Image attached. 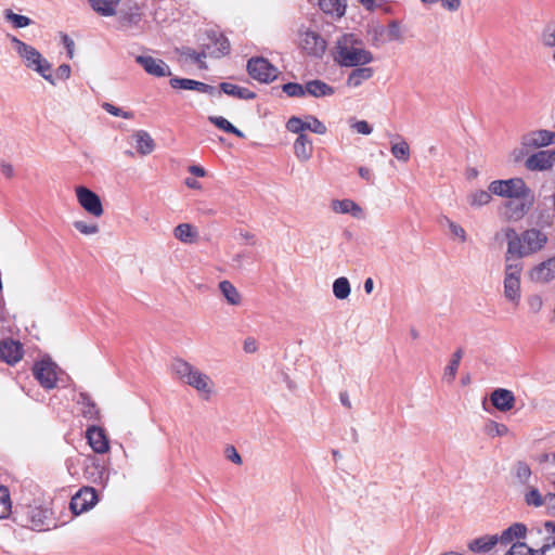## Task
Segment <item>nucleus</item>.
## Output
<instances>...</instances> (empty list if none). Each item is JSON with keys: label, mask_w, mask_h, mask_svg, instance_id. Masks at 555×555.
Segmentation results:
<instances>
[{"label": "nucleus", "mask_w": 555, "mask_h": 555, "mask_svg": "<svg viewBox=\"0 0 555 555\" xmlns=\"http://www.w3.org/2000/svg\"><path fill=\"white\" fill-rule=\"evenodd\" d=\"M13 520L18 526L37 532L48 531L57 527L50 503L40 500L17 505L13 512Z\"/></svg>", "instance_id": "obj_1"}, {"label": "nucleus", "mask_w": 555, "mask_h": 555, "mask_svg": "<svg viewBox=\"0 0 555 555\" xmlns=\"http://www.w3.org/2000/svg\"><path fill=\"white\" fill-rule=\"evenodd\" d=\"M333 59L340 66L357 67L371 63L373 54L366 49L360 35L347 33L337 38Z\"/></svg>", "instance_id": "obj_2"}, {"label": "nucleus", "mask_w": 555, "mask_h": 555, "mask_svg": "<svg viewBox=\"0 0 555 555\" xmlns=\"http://www.w3.org/2000/svg\"><path fill=\"white\" fill-rule=\"evenodd\" d=\"M170 369L177 379L194 388L204 400H210L216 393L215 383L210 376L190 362L176 358L172 360Z\"/></svg>", "instance_id": "obj_3"}, {"label": "nucleus", "mask_w": 555, "mask_h": 555, "mask_svg": "<svg viewBox=\"0 0 555 555\" xmlns=\"http://www.w3.org/2000/svg\"><path fill=\"white\" fill-rule=\"evenodd\" d=\"M9 38L25 67L36 72L50 83H54L52 66L38 50L15 36H9Z\"/></svg>", "instance_id": "obj_4"}, {"label": "nucleus", "mask_w": 555, "mask_h": 555, "mask_svg": "<svg viewBox=\"0 0 555 555\" xmlns=\"http://www.w3.org/2000/svg\"><path fill=\"white\" fill-rule=\"evenodd\" d=\"M492 194L506 198H528L531 195L530 189L521 178L506 180H494L489 184Z\"/></svg>", "instance_id": "obj_5"}, {"label": "nucleus", "mask_w": 555, "mask_h": 555, "mask_svg": "<svg viewBox=\"0 0 555 555\" xmlns=\"http://www.w3.org/2000/svg\"><path fill=\"white\" fill-rule=\"evenodd\" d=\"M522 262L506 263L504 278V296L511 302L518 305L520 300V275Z\"/></svg>", "instance_id": "obj_6"}, {"label": "nucleus", "mask_w": 555, "mask_h": 555, "mask_svg": "<svg viewBox=\"0 0 555 555\" xmlns=\"http://www.w3.org/2000/svg\"><path fill=\"white\" fill-rule=\"evenodd\" d=\"M326 40L317 31L309 28L299 30V48L313 57H322L326 51Z\"/></svg>", "instance_id": "obj_7"}, {"label": "nucleus", "mask_w": 555, "mask_h": 555, "mask_svg": "<svg viewBox=\"0 0 555 555\" xmlns=\"http://www.w3.org/2000/svg\"><path fill=\"white\" fill-rule=\"evenodd\" d=\"M83 477L91 483L106 487L109 480V472L95 456H87L83 461Z\"/></svg>", "instance_id": "obj_8"}, {"label": "nucleus", "mask_w": 555, "mask_h": 555, "mask_svg": "<svg viewBox=\"0 0 555 555\" xmlns=\"http://www.w3.org/2000/svg\"><path fill=\"white\" fill-rule=\"evenodd\" d=\"M247 72L253 79L266 83L278 76V69L264 57H251L247 62Z\"/></svg>", "instance_id": "obj_9"}, {"label": "nucleus", "mask_w": 555, "mask_h": 555, "mask_svg": "<svg viewBox=\"0 0 555 555\" xmlns=\"http://www.w3.org/2000/svg\"><path fill=\"white\" fill-rule=\"evenodd\" d=\"M504 233L507 240V250L505 254L506 263L521 261L520 259L527 256L522 235L518 234L513 228H506Z\"/></svg>", "instance_id": "obj_10"}, {"label": "nucleus", "mask_w": 555, "mask_h": 555, "mask_svg": "<svg viewBox=\"0 0 555 555\" xmlns=\"http://www.w3.org/2000/svg\"><path fill=\"white\" fill-rule=\"evenodd\" d=\"M286 129L294 133H305L306 130L318 134L326 132L325 125L313 116H306L305 118L293 116L287 120Z\"/></svg>", "instance_id": "obj_11"}, {"label": "nucleus", "mask_w": 555, "mask_h": 555, "mask_svg": "<svg viewBox=\"0 0 555 555\" xmlns=\"http://www.w3.org/2000/svg\"><path fill=\"white\" fill-rule=\"evenodd\" d=\"M76 196L80 206L90 215L100 217L103 215V206L100 196L86 186L76 188Z\"/></svg>", "instance_id": "obj_12"}, {"label": "nucleus", "mask_w": 555, "mask_h": 555, "mask_svg": "<svg viewBox=\"0 0 555 555\" xmlns=\"http://www.w3.org/2000/svg\"><path fill=\"white\" fill-rule=\"evenodd\" d=\"M98 502V493L93 488L80 489L70 500L69 507L75 515H80L92 508Z\"/></svg>", "instance_id": "obj_13"}, {"label": "nucleus", "mask_w": 555, "mask_h": 555, "mask_svg": "<svg viewBox=\"0 0 555 555\" xmlns=\"http://www.w3.org/2000/svg\"><path fill=\"white\" fill-rule=\"evenodd\" d=\"M527 198H508L502 206L501 215L507 221H518L522 219L531 207V201Z\"/></svg>", "instance_id": "obj_14"}, {"label": "nucleus", "mask_w": 555, "mask_h": 555, "mask_svg": "<svg viewBox=\"0 0 555 555\" xmlns=\"http://www.w3.org/2000/svg\"><path fill=\"white\" fill-rule=\"evenodd\" d=\"M33 373L39 384L46 389H52L56 384V373L53 363L40 361L34 365Z\"/></svg>", "instance_id": "obj_15"}, {"label": "nucleus", "mask_w": 555, "mask_h": 555, "mask_svg": "<svg viewBox=\"0 0 555 555\" xmlns=\"http://www.w3.org/2000/svg\"><path fill=\"white\" fill-rule=\"evenodd\" d=\"M135 62L140 64L149 75L155 77L171 75L169 66L160 59H155L150 55H139L135 57Z\"/></svg>", "instance_id": "obj_16"}, {"label": "nucleus", "mask_w": 555, "mask_h": 555, "mask_svg": "<svg viewBox=\"0 0 555 555\" xmlns=\"http://www.w3.org/2000/svg\"><path fill=\"white\" fill-rule=\"evenodd\" d=\"M555 163V150L554 151H539L530 155L525 163L527 169L531 171L547 170L553 167Z\"/></svg>", "instance_id": "obj_17"}, {"label": "nucleus", "mask_w": 555, "mask_h": 555, "mask_svg": "<svg viewBox=\"0 0 555 555\" xmlns=\"http://www.w3.org/2000/svg\"><path fill=\"white\" fill-rule=\"evenodd\" d=\"M521 235L527 256L541 250L547 243L546 234L538 229L526 230Z\"/></svg>", "instance_id": "obj_18"}, {"label": "nucleus", "mask_w": 555, "mask_h": 555, "mask_svg": "<svg viewBox=\"0 0 555 555\" xmlns=\"http://www.w3.org/2000/svg\"><path fill=\"white\" fill-rule=\"evenodd\" d=\"M490 401L496 410L507 412L514 408L516 398L513 391L505 388H496L491 392Z\"/></svg>", "instance_id": "obj_19"}, {"label": "nucleus", "mask_w": 555, "mask_h": 555, "mask_svg": "<svg viewBox=\"0 0 555 555\" xmlns=\"http://www.w3.org/2000/svg\"><path fill=\"white\" fill-rule=\"evenodd\" d=\"M23 357V347L15 340H3L0 343V359L13 365L17 363Z\"/></svg>", "instance_id": "obj_20"}, {"label": "nucleus", "mask_w": 555, "mask_h": 555, "mask_svg": "<svg viewBox=\"0 0 555 555\" xmlns=\"http://www.w3.org/2000/svg\"><path fill=\"white\" fill-rule=\"evenodd\" d=\"M88 442L95 453L103 454L109 449L108 440L104 430L96 426H90L86 433Z\"/></svg>", "instance_id": "obj_21"}, {"label": "nucleus", "mask_w": 555, "mask_h": 555, "mask_svg": "<svg viewBox=\"0 0 555 555\" xmlns=\"http://www.w3.org/2000/svg\"><path fill=\"white\" fill-rule=\"evenodd\" d=\"M555 142V132L548 130L532 131L522 138V144L527 147H542Z\"/></svg>", "instance_id": "obj_22"}, {"label": "nucleus", "mask_w": 555, "mask_h": 555, "mask_svg": "<svg viewBox=\"0 0 555 555\" xmlns=\"http://www.w3.org/2000/svg\"><path fill=\"white\" fill-rule=\"evenodd\" d=\"M531 279L535 282L547 283L555 279V256L541 262L531 271Z\"/></svg>", "instance_id": "obj_23"}, {"label": "nucleus", "mask_w": 555, "mask_h": 555, "mask_svg": "<svg viewBox=\"0 0 555 555\" xmlns=\"http://www.w3.org/2000/svg\"><path fill=\"white\" fill-rule=\"evenodd\" d=\"M298 137L294 142V154L301 163L308 162L313 154L312 140L306 133H297Z\"/></svg>", "instance_id": "obj_24"}, {"label": "nucleus", "mask_w": 555, "mask_h": 555, "mask_svg": "<svg viewBox=\"0 0 555 555\" xmlns=\"http://www.w3.org/2000/svg\"><path fill=\"white\" fill-rule=\"evenodd\" d=\"M527 532V528L524 524L516 522L503 530L500 537H498L499 542L507 546L508 544L516 543L515 540L524 538Z\"/></svg>", "instance_id": "obj_25"}, {"label": "nucleus", "mask_w": 555, "mask_h": 555, "mask_svg": "<svg viewBox=\"0 0 555 555\" xmlns=\"http://www.w3.org/2000/svg\"><path fill=\"white\" fill-rule=\"evenodd\" d=\"M218 91H220V94L225 93L238 100H251L255 98V93L251 90L231 82H222Z\"/></svg>", "instance_id": "obj_26"}, {"label": "nucleus", "mask_w": 555, "mask_h": 555, "mask_svg": "<svg viewBox=\"0 0 555 555\" xmlns=\"http://www.w3.org/2000/svg\"><path fill=\"white\" fill-rule=\"evenodd\" d=\"M173 236L182 243L192 244L198 237V231L190 223H180L173 229Z\"/></svg>", "instance_id": "obj_27"}, {"label": "nucleus", "mask_w": 555, "mask_h": 555, "mask_svg": "<svg viewBox=\"0 0 555 555\" xmlns=\"http://www.w3.org/2000/svg\"><path fill=\"white\" fill-rule=\"evenodd\" d=\"M132 138L135 142V149L141 155H149L154 151V140L146 131L139 130Z\"/></svg>", "instance_id": "obj_28"}, {"label": "nucleus", "mask_w": 555, "mask_h": 555, "mask_svg": "<svg viewBox=\"0 0 555 555\" xmlns=\"http://www.w3.org/2000/svg\"><path fill=\"white\" fill-rule=\"evenodd\" d=\"M207 52L209 56L212 57H221L230 52V42L227 37L223 35L216 36L212 39V46H206Z\"/></svg>", "instance_id": "obj_29"}, {"label": "nucleus", "mask_w": 555, "mask_h": 555, "mask_svg": "<svg viewBox=\"0 0 555 555\" xmlns=\"http://www.w3.org/2000/svg\"><path fill=\"white\" fill-rule=\"evenodd\" d=\"M78 403L82 406L81 413L85 418L96 421L100 416V410L88 393L81 392L79 395Z\"/></svg>", "instance_id": "obj_30"}, {"label": "nucleus", "mask_w": 555, "mask_h": 555, "mask_svg": "<svg viewBox=\"0 0 555 555\" xmlns=\"http://www.w3.org/2000/svg\"><path fill=\"white\" fill-rule=\"evenodd\" d=\"M305 90L306 94H310L314 98L326 96L334 93L333 87L319 79L308 81L305 85Z\"/></svg>", "instance_id": "obj_31"}, {"label": "nucleus", "mask_w": 555, "mask_h": 555, "mask_svg": "<svg viewBox=\"0 0 555 555\" xmlns=\"http://www.w3.org/2000/svg\"><path fill=\"white\" fill-rule=\"evenodd\" d=\"M320 9L332 16L341 17L347 8L346 0H319Z\"/></svg>", "instance_id": "obj_32"}, {"label": "nucleus", "mask_w": 555, "mask_h": 555, "mask_svg": "<svg viewBox=\"0 0 555 555\" xmlns=\"http://www.w3.org/2000/svg\"><path fill=\"white\" fill-rule=\"evenodd\" d=\"M373 76V69L371 67L357 66L348 76L347 85L352 88H357L362 85L363 81L369 80Z\"/></svg>", "instance_id": "obj_33"}, {"label": "nucleus", "mask_w": 555, "mask_h": 555, "mask_svg": "<svg viewBox=\"0 0 555 555\" xmlns=\"http://www.w3.org/2000/svg\"><path fill=\"white\" fill-rule=\"evenodd\" d=\"M462 358H463V349L459 348L456 351L453 352V354L449 361V364L444 369L443 379L447 383L451 384L455 379Z\"/></svg>", "instance_id": "obj_34"}, {"label": "nucleus", "mask_w": 555, "mask_h": 555, "mask_svg": "<svg viewBox=\"0 0 555 555\" xmlns=\"http://www.w3.org/2000/svg\"><path fill=\"white\" fill-rule=\"evenodd\" d=\"M332 209L337 214H350L357 217L361 212V207L351 199H335L332 202Z\"/></svg>", "instance_id": "obj_35"}, {"label": "nucleus", "mask_w": 555, "mask_h": 555, "mask_svg": "<svg viewBox=\"0 0 555 555\" xmlns=\"http://www.w3.org/2000/svg\"><path fill=\"white\" fill-rule=\"evenodd\" d=\"M219 289L229 305L238 306L242 301L241 294L230 281H221Z\"/></svg>", "instance_id": "obj_36"}, {"label": "nucleus", "mask_w": 555, "mask_h": 555, "mask_svg": "<svg viewBox=\"0 0 555 555\" xmlns=\"http://www.w3.org/2000/svg\"><path fill=\"white\" fill-rule=\"evenodd\" d=\"M94 11L103 16H112L120 0H89Z\"/></svg>", "instance_id": "obj_37"}, {"label": "nucleus", "mask_w": 555, "mask_h": 555, "mask_svg": "<svg viewBox=\"0 0 555 555\" xmlns=\"http://www.w3.org/2000/svg\"><path fill=\"white\" fill-rule=\"evenodd\" d=\"M208 120L212 125H215L218 129H220L224 132L232 133V134L236 135L237 138L245 137V134L240 129L234 127L227 118H224L222 116H209Z\"/></svg>", "instance_id": "obj_38"}, {"label": "nucleus", "mask_w": 555, "mask_h": 555, "mask_svg": "<svg viewBox=\"0 0 555 555\" xmlns=\"http://www.w3.org/2000/svg\"><path fill=\"white\" fill-rule=\"evenodd\" d=\"M498 542V535L481 537L473 540L468 547L473 552H487L490 551Z\"/></svg>", "instance_id": "obj_39"}, {"label": "nucleus", "mask_w": 555, "mask_h": 555, "mask_svg": "<svg viewBox=\"0 0 555 555\" xmlns=\"http://www.w3.org/2000/svg\"><path fill=\"white\" fill-rule=\"evenodd\" d=\"M180 55L185 56L186 60H190L192 63L197 64L199 68H205L204 59L208 55L207 49L201 52L195 51L189 47H182L179 50Z\"/></svg>", "instance_id": "obj_40"}, {"label": "nucleus", "mask_w": 555, "mask_h": 555, "mask_svg": "<svg viewBox=\"0 0 555 555\" xmlns=\"http://www.w3.org/2000/svg\"><path fill=\"white\" fill-rule=\"evenodd\" d=\"M351 293L350 283L347 278L340 276L333 283V294L337 299H346Z\"/></svg>", "instance_id": "obj_41"}, {"label": "nucleus", "mask_w": 555, "mask_h": 555, "mask_svg": "<svg viewBox=\"0 0 555 555\" xmlns=\"http://www.w3.org/2000/svg\"><path fill=\"white\" fill-rule=\"evenodd\" d=\"M524 500L529 506L541 507L545 502V495H542L538 488L530 486L525 492Z\"/></svg>", "instance_id": "obj_42"}, {"label": "nucleus", "mask_w": 555, "mask_h": 555, "mask_svg": "<svg viewBox=\"0 0 555 555\" xmlns=\"http://www.w3.org/2000/svg\"><path fill=\"white\" fill-rule=\"evenodd\" d=\"M491 192L485 190H477L469 194L468 203L473 207H481L491 201Z\"/></svg>", "instance_id": "obj_43"}, {"label": "nucleus", "mask_w": 555, "mask_h": 555, "mask_svg": "<svg viewBox=\"0 0 555 555\" xmlns=\"http://www.w3.org/2000/svg\"><path fill=\"white\" fill-rule=\"evenodd\" d=\"M12 513L9 489L0 485V518H7Z\"/></svg>", "instance_id": "obj_44"}, {"label": "nucleus", "mask_w": 555, "mask_h": 555, "mask_svg": "<svg viewBox=\"0 0 555 555\" xmlns=\"http://www.w3.org/2000/svg\"><path fill=\"white\" fill-rule=\"evenodd\" d=\"M4 17L8 22L12 23V25L15 28H24V27L29 26L33 23V21L29 17H27L25 15L16 14L12 10H5Z\"/></svg>", "instance_id": "obj_45"}, {"label": "nucleus", "mask_w": 555, "mask_h": 555, "mask_svg": "<svg viewBox=\"0 0 555 555\" xmlns=\"http://www.w3.org/2000/svg\"><path fill=\"white\" fill-rule=\"evenodd\" d=\"M391 154L401 162H408L410 158V147L409 144L401 140L400 142L392 143L391 145Z\"/></svg>", "instance_id": "obj_46"}, {"label": "nucleus", "mask_w": 555, "mask_h": 555, "mask_svg": "<svg viewBox=\"0 0 555 555\" xmlns=\"http://www.w3.org/2000/svg\"><path fill=\"white\" fill-rule=\"evenodd\" d=\"M485 431L490 437H503L508 434V427L504 424L489 421L485 426Z\"/></svg>", "instance_id": "obj_47"}, {"label": "nucleus", "mask_w": 555, "mask_h": 555, "mask_svg": "<svg viewBox=\"0 0 555 555\" xmlns=\"http://www.w3.org/2000/svg\"><path fill=\"white\" fill-rule=\"evenodd\" d=\"M505 555H535V552L526 543L516 541V543L511 545Z\"/></svg>", "instance_id": "obj_48"}, {"label": "nucleus", "mask_w": 555, "mask_h": 555, "mask_svg": "<svg viewBox=\"0 0 555 555\" xmlns=\"http://www.w3.org/2000/svg\"><path fill=\"white\" fill-rule=\"evenodd\" d=\"M283 92L292 98H300L306 95L305 86L297 82H288L283 85Z\"/></svg>", "instance_id": "obj_49"}, {"label": "nucleus", "mask_w": 555, "mask_h": 555, "mask_svg": "<svg viewBox=\"0 0 555 555\" xmlns=\"http://www.w3.org/2000/svg\"><path fill=\"white\" fill-rule=\"evenodd\" d=\"M531 476V469L525 462H518L516 465V477L520 483L527 485Z\"/></svg>", "instance_id": "obj_50"}, {"label": "nucleus", "mask_w": 555, "mask_h": 555, "mask_svg": "<svg viewBox=\"0 0 555 555\" xmlns=\"http://www.w3.org/2000/svg\"><path fill=\"white\" fill-rule=\"evenodd\" d=\"M349 126L357 133L364 134V135H369L373 131L372 126L369 125V122L365 120H356V119L351 118L349 120Z\"/></svg>", "instance_id": "obj_51"}, {"label": "nucleus", "mask_w": 555, "mask_h": 555, "mask_svg": "<svg viewBox=\"0 0 555 555\" xmlns=\"http://www.w3.org/2000/svg\"><path fill=\"white\" fill-rule=\"evenodd\" d=\"M170 86L173 89L192 90L194 86H197L196 80L188 78H171Z\"/></svg>", "instance_id": "obj_52"}, {"label": "nucleus", "mask_w": 555, "mask_h": 555, "mask_svg": "<svg viewBox=\"0 0 555 555\" xmlns=\"http://www.w3.org/2000/svg\"><path fill=\"white\" fill-rule=\"evenodd\" d=\"M534 552L540 555H555V535L545 538L544 544Z\"/></svg>", "instance_id": "obj_53"}, {"label": "nucleus", "mask_w": 555, "mask_h": 555, "mask_svg": "<svg viewBox=\"0 0 555 555\" xmlns=\"http://www.w3.org/2000/svg\"><path fill=\"white\" fill-rule=\"evenodd\" d=\"M443 220H444L446 224L449 227L450 232L454 236L459 237L461 240V242L466 241V232L460 224L453 222L452 220H450L447 217H444Z\"/></svg>", "instance_id": "obj_54"}, {"label": "nucleus", "mask_w": 555, "mask_h": 555, "mask_svg": "<svg viewBox=\"0 0 555 555\" xmlns=\"http://www.w3.org/2000/svg\"><path fill=\"white\" fill-rule=\"evenodd\" d=\"M74 227L80 233L86 235L95 234L99 232V227L95 223H86L85 221H75Z\"/></svg>", "instance_id": "obj_55"}, {"label": "nucleus", "mask_w": 555, "mask_h": 555, "mask_svg": "<svg viewBox=\"0 0 555 555\" xmlns=\"http://www.w3.org/2000/svg\"><path fill=\"white\" fill-rule=\"evenodd\" d=\"M70 73H72V69H70V66L68 64H62L60 65L56 70L54 73H52L53 75V78H54V83H56V81L59 80H66L69 78L70 76Z\"/></svg>", "instance_id": "obj_56"}, {"label": "nucleus", "mask_w": 555, "mask_h": 555, "mask_svg": "<svg viewBox=\"0 0 555 555\" xmlns=\"http://www.w3.org/2000/svg\"><path fill=\"white\" fill-rule=\"evenodd\" d=\"M197 86H194L192 90L198 91L201 93H209V94H218L220 95V91H218L215 87L209 86L207 83L196 81Z\"/></svg>", "instance_id": "obj_57"}, {"label": "nucleus", "mask_w": 555, "mask_h": 555, "mask_svg": "<svg viewBox=\"0 0 555 555\" xmlns=\"http://www.w3.org/2000/svg\"><path fill=\"white\" fill-rule=\"evenodd\" d=\"M106 108V111L114 115V116H117V117H122V118H130L132 117V113L129 112V111H125L122 109L120 106H104Z\"/></svg>", "instance_id": "obj_58"}, {"label": "nucleus", "mask_w": 555, "mask_h": 555, "mask_svg": "<svg viewBox=\"0 0 555 555\" xmlns=\"http://www.w3.org/2000/svg\"><path fill=\"white\" fill-rule=\"evenodd\" d=\"M225 454L228 460H230L234 464H242V457L233 446H230L225 449Z\"/></svg>", "instance_id": "obj_59"}, {"label": "nucleus", "mask_w": 555, "mask_h": 555, "mask_svg": "<svg viewBox=\"0 0 555 555\" xmlns=\"http://www.w3.org/2000/svg\"><path fill=\"white\" fill-rule=\"evenodd\" d=\"M543 506L546 507L550 514L555 515V493L545 494V502Z\"/></svg>", "instance_id": "obj_60"}, {"label": "nucleus", "mask_w": 555, "mask_h": 555, "mask_svg": "<svg viewBox=\"0 0 555 555\" xmlns=\"http://www.w3.org/2000/svg\"><path fill=\"white\" fill-rule=\"evenodd\" d=\"M0 171L7 178H12L14 176V168L11 164L5 163L3 160L0 162Z\"/></svg>", "instance_id": "obj_61"}, {"label": "nucleus", "mask_w": 555, "mask_h": 555, "mask_svg": "<svg viewBox=\"0 0 555 555\" xmlns=\"http://www.w3.org/2000/svg\"><path fill=\"white\" fill-rule=\"evenodd\" d=\"M243 349L247 353H254L257 350V343L254 338L247 337L244 340Z\"/></svg>", "instance_id": "obj_62"}, {"label": "nucleus", "mask_w": 555, "mask_h": 555, "mask_svg": "<svg viewBox=\"0 0 555 555\" xmlns=\"http://www.w3.org/2000/svg\"><path fill=\"white\" fill-rule=\"evenodd\" d=\"M543 41L548 47H555V27L544 33Z\"/></svg>", "instance_id": "obj_63"}, {"label": "nucleus", "mask_w": 555, "mask_h": 555, "mask_svg": "<svg viewBox=\"0 0 555 555\" xmlns=\"http://www.w3.org/2000/svg\"><path fill=\"white\" fill-rule=\"evenodd\" d=\"M248 257H249V255L245 251L234 255L232 258L233 266L241 268L243 264V261Z\"/></svg>", "instance_id": "obj_64"}]
</instances>
